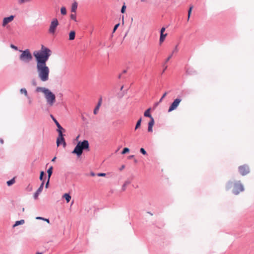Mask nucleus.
Masks as SVG:
<instances>
[{
  "label": "nucleus",
  "mask_w": 254,
  "mask_h": 254,
  "mask_svg": "<svg viewBox=\"0 0 254 254\" xmlns=\"http://www.w3.org/2000/svg\"><path fill=\"white\" fill-rule=\"evenodd\" d=\"M178 51H179V49H178V45H176L175 47V48H174V50L172 51L171 54H173V55L174 54L178 53Z\"/></svg>",
  "instance_id": "obj_32"
},
{
  "label": "nucleus",
  "mask_w": 254,
  "mask_h": 254,
  "mask_svg": "<svg viewBox=\"0 0 254 254\" xmlns=\"http://www.w3.org/2000/svg\"><path fill=\"white\" fill-rule=\"evenodd\" d=\"M140 151L143 155H146V151L145 150V149L143 148H141L140 149Z\"/></svg>",
  "instance_id": "obj_35"
},
{
  "label": "nucleus",
  "mask_w": 254,
  "mask_h": 254,
  "mask_svg": "<svg viewBox=\"0 0 254 254\" xmlns=\"http://www.w3.org/2000/svg\"><path fill=\"white\" fill-rule=\"evenodd\" d=\"M125 168V166L124 165H122L120 168V170H122L123 169H124Z\"/></svg>",
  "instance_id": "obj_47"
},
{
  "label": "nucleus",
  "mask_w": 254,
  "mask_h": 254,
  "mask_svg": "<svg viewBox=\"0 0 254 254\" xmlns=\"http://www.w3.org/2000/svg\"><path fill=\"white\" fill-rule=\"evenodd\" d=\"M53 173V167L51 166L47 170V173H48V179L50 180V177L52 174Z\"/></svg>",
  "instance_id": "obj_23"
},
{
  "label": "nucleus",
  "mask_w": 254,
  "mask_h": 254,
  "mask_svg": "<svg viewBox=\"0 0 254 254\" xmlns=\"http://www.w3.org/2000/svg\"><path fill=\"white\" fill-rule=\"evenodd\" d=\"M141 121H142V119H141V118H140L137 122L136 125L135 126V129H136L140 127L141 123Z\"/></svg>",
  "instance_id": "obj_27"
},
{
  "label": "nucleus",
  "mask_w": 254,
  "mask_h": 254,
  "mask_svg": "<svg viewBox=\"0 0 254 254\" xmlns=\"http://www.w3.org/2000/svg\"><path fill=\"white\" fill-rule=\"evenodd\" d=\"M70 18L75 21H76V17L75 14H71L70 15Z\"/></svg>",
  "instance_id": "obj_34"
},
{
  "label": "nucleus",
  "mask_w": 254,
  "mask_h": 254,
  "mask_svg": "<svg viewBox=\"0 0 254 254\" xmlns=\"http://www.w3.org/2000/svg\"><path fill=\"white\" fill-rule=\"evenodd\" d=\"M119 25H120V24H119V23H118V24H116V25L115 26V27H114V29H113V31L112 32H114L117 30V28L118 27V26H119Z\"/></svg>",
  "instance_id": "obj_41"
},
{
  "label": "nucleus",
  "mask_w": 254,
  "mask_h": 254,
  "mask_svg": "<svg viewBox=\"0 0 254 254\" xmlns=\"http://www.w3.org/2000/svg\"><path fill=\"white\" fill-rule=\"evenodd\" d=\"M14 18V16L12 15L8 17H4L3 19L2 26L3 27H5L8 23L11 22L13 20Z\"/></svg>",
  "instance_id": "obj_10"
},
{
  "label": "nucleus",
  "mask_w": 254,
  "mask_h": 254,
  "mask_svg": "<svg viewBox=\"0 0 254 254\" xmlns=\"http://www.w3.org/2000/svg\"><path fill=\"white\" fill-rule=\"evenodd\" d=\"M49 181H50V180H49V179H48V181L46 184V185H45V187L46 188H48V186H49Z\"/></svg>",
  "instance_id": "obj_44"
},
{
  "label": "nucleus",
  "mask_w": 254,
  "mask_h": 254,
  "mask_svg": "<svg viewBox=\"0 0 254 254\" xmlns=\"http://www.w3.org/2000/svg\"><path fill=\"white\" fill-rule=\"evenodd\" d=\"M36 219H38V220H44V221L47 222L48 223H49V222H50V221H49V220L48 219H46V218H43L42 217L38 216V217H37L36 218Z\"/></svg>",
  "instance_id": "obj_30"
},
{
  "label": "nucleus",
  "mask_w": 254,
  "mask_h": 254,
  "mask_svg": "<svg viewBox=\"0 0 254 254\" xmlns=\"http://www.w3.org/2000/svg\"><path fill=\"white\" fill-rule=\"evenodd\" d=\"M154 124V120L153 118H151V119H150V121L148 123V131L149 132H152L153 129L152 127Z\"/></svg>",
  "instance_id": "obj_14"
},
{
  "label": "nucleus",
  "mask_w": 254,
  "mask_h": 254,
  "mask_svg": "<svg viewBox=\"0 0 254 254\" xmlns=\"http://www.w3.org/2000/svg\"><path fill=\"white\" fill-rule=\"evenodd\" d=\"M124 85H122L120 88V92L118 94V97L119 98H122L125 94V92L123 91Z\"/></svg>",
  "instance_id": "obj_17"
},
{
  "label": "nucleus",
  "mask_w": 254,
  "mask_h": 254,
  "mask_svg": "<svg viewBox=\"0 0 254 254\" xmlns=\"http://www.w3.org/2000/svg\"><path fill=\"white\" fill-rule=\"evenodd\" d=\"M32 0H17L18 3L20 4L28 3L31 1Z\"/></svg>",
  "instance_id": "obj_26"
},
{
  "label": "nucleus",
  "mask_w": 254,
  "mask_h": 254,
  "mask_svg": "<svg viewBox=\"0 0 254 254\" xmlns=\"http://www.w3.org/2000/svg\"><path fill=\"white\" fill-rule=\"evenodd\" d=\"M134 161L135 163H136L137 162V160L134 159Z\"/></svg>",
  "instance_id": "obj_55"
},
{
  "label": "nucleus",
  "mask_w": 254,
  "mask_h": 254,
  "mask_svg": "<svg viewBox=\"0 0 254 254\" xmlns=\"http://www.w3.org/2000/svg\"><path fill=\"white\" fill-rule=\"evenodd\" d=\"M102 98L101 97L99 101H98V104H97L96 106L95 107L94 110V111H93V113L94 115H96L98 112V111L99 110V108L101 105V104H102Z\"/></svg>",
  "instance_id": "obj_13"
},
{
  "label": "nucleus",
  "mask_w": 254,
  "mask_h": 254,
  "mask_svg": "<svg viewBox=\"0 0 254 254\" xmlns=\"http://www.w3.org/2000/svg\"><path fill=\"white\" fill-rule=\"evenodd\" d=\"M21 54L19 56V60L25 63H28L32 60V56L28 49L24 51L19 50Z\"/></svg>",
  "instance_id": "obj_5"
},
{
  "label": "nucleus",
  "mask_w": 254,
  "mask_h": 254,
  "mask_svg": "<svg viewBox=\"0 0 254 254\" xmlns=\"http://www.w3.org/2000/svg\"><path fill=\"white\" fill-rule=\"evenodd\" d=\"M167 34H160V37L159 39L160 44H161L165 40L166 37L167 36Z\"/></svg>",
  "instance_id": "obj_20"
},
{
  "label": "nucleus",
  "mask_w": 254,
  "mask_h": 254,
  "mask_svg": "<svg viewBox=\"0 0 254 254\" xmlns=\"http://www.w3.org/2000/svg\"><path fill=\"white\" fill-rule=\"evenodd\" d=\"M167 92H165V93L163 94V95H162V97L161 98V99H160V101H159V102H161V101H162V100H163V99L166 97V96L167 95Z\"/></svg>",
  "instance_id": "obj_37"
},
{
  "label": "nucleus",
  "mask_w": 254,
  "mask_h": 254,
  "mask_svg": "<svg viewBox=\"0 0 254 254\" xmlns=\"http://www.w3.org/2000/svg\"><path fill=\"white\" fill-rule=\"evenodd\" d=\"M150 111H151L150 108H149L147 110H146L145 111V112L144 113V116L146 117H148L150 119H151V118H153V117H152L151 115L150 114Z\"/></svg>",
  "instance_id": "obj_18"
},
{
  "label": "nucleus",
  "mask_w": 254,
  "mask_h": 254,
  "mask_svg": "<svg viewBox=\"0 0 254 254\" xmlns=\"http://www.w3.org/2000/svg\"><path fill=\"white\" fill-rule=\"evenodd\" d=\"M131 183V180H129V179H127V180H126L125 183H124V184L123 185L122 187V190L123 191H125L126 189H127V187Z\"/></svg>",
  "instance_id": "obj_15"
},
{
  "label": "nucleus",
  "mask_w": 254,
  "mask_h": 254,
  "mask_svg": "<svg viewBox=\"0 0 254 254\" xmlns=\"http://www.w3.org/2000/svg\"><path fill=\"white\" fill-rule=\"evenodd\" d=\"M59 25V22L57 18H54L51 22L49 33L51 34H55L57 26Z\"/></svg>",
  "instance_id": "obj_6"
},
{
  "label": "nucleus",
  "mask_w": 254,
  "mask_h": 254,
  "mask_svg": "<svg viewBox=\"0 0 254 254\" xmlns=\"http://www.w3.org/2000/svg\"><path fill=\"white\" fill-rule=\"evenodd\" d=\"M27 190L28 191H31L32 190V187L31 185H29L27 187Z\"/></svg>",
  "instance_id": "obj_42"
},
{
  "label": "nucleus",
  "mask_w": 254,
  "mask_h": 254,
  "mask_svg": "<svg viewBox=\"0 0 254 254\" xmlns=\"http://www.w3.org/2000/svg\"><path fill=\"white\" fill-rule=\"evenodd\" d=\"M193 8V6H190V8H189V10L188 11V20H189L190 19V14H191V11H192V9Z\"/></svg>",
  "instance_id": "obj_29"
},
{
  "label": "nucleus",
  "mask_w": 254,
  "mask_h": 254,
  "mask_svg": "<svg viewBox=\"0 0 254 254\" xmlns=\"http://www.w3.org/2000/svg\"><path fill=\"white\" fill-rule=\"evenodd\" d=\"M56 157H54V158L52 159V162L55 161V160H56Z\"/></svg>",
  "instance_id": "obj_50"
},
{
  "label": "nucleus",
  "mask_w": 254,
  "mask_h": 254,
  "mask_svg": "<svg viewBox=\"0 0 254 254\" xmlns=\"http://www.w3.org/2000/svg\"><path fill=\"white\" fill-rule=\"evenodd\" d=\"M77 8V3L75 2L72 4L71 6V11L72 12H75L76 9Z\"/></svg>",
  "instance_id": "obj_24"
},
{
  "label": "nucleus",
  "mask_w": 254,
  "mask_h": 254,
  "mask_svg": "<svg viewBox=\"0 0 254 254\" xmlns=\"http://www.w3.org/2000/svg\"><path fill=\"white\" fill-rule=\"evenodd\" d=\"M141 1H145V0H141Z\"/></svg>",
  "instance_id": "obj_57"
},
{
  "label": "nucleus",
  "mask_w": 254,
  "mask_h": 254,
  "mask_svg": "<svg viewBox=\"0 0 254 254\" xmlns=\"http://www.w3.org/2000/svg\"><path fill=\"white\" fill-rule=\"evenodd\" d=\"M89 144L88 141L84 140L82 141H79L74 149L72 151V153L76 154L78 157L81 156L84 150H89Z\"/></svg>",
  "instance_id": "obj_3"
},
{
  "label": "nucleus",
  "mask_w": 254,
  "mask_h": 254,
  "mask_svg": "<svg viewBox=\"0 0 254 254\" xmlns=\"http://www.w3.org/2000/svg\"><path fill=\"white\" fill-rule=\"evenodd\" d=\"M133 157H134V155H130V156H129L128 157V158L129 159H131V158H133Z\"/></svg>",
  "instance_id": "obj_49"
},
{
  "label": "nucleus",
  "mask_w": 254,
  "mask_h": 254,
  "mask_svg": "<svg viewBox=\"0 0 254 254\" xmlns=\"http://www.w3.org/2000/svg\"><path fill=\"white\" fill-rule=\"evenodd\" d=\"M52 53V51L44 45L41 46L40 50L33 53L37 63L36 68L38 77L42 82L47 81L49 79L50 69L47 66L46 62Z\"/></svg>",
  "instance_id": "obj_1"
},
{
  "label": "nucleus",
  "mask_w": 254,
  "mask_h": 254,
  "mask_svg": "<svg viewBox=\"0 0 254 254\" xmlns=\"http://www.w3.org/2000/svg\"><path fill=\"white\" fill-rule=\"evenodd\" d=\"M90 175H91V176L94 177V176H95L96 175V174H95V173H94V172H91L90 173Z\"/></svg>",
  "instance_id": "obj_46"
},
{
  "label": "nucleus",
  "mask_w": 254,
  "mask_h": 254,
  "mask_svg": "<svg viewBox=\"0 0 254 254\" xmlns=\"http://www.w3.org/2000/svg\"><path fill=\"white\" fill-rule=\"evenodd\" d=\"M165 31V27H162L161 28V31H160V34L164 33Z\"/></svg>",
  "instance_id": "obj_43"
},
{
  "label": "nucleus",
  "mask_w": 254,
  "mask_h": 254,
  "mask_svg": "<svg viewBox=\"0 0 254 254\" xmlns=\"http://www.w3.org/2000/svg\"><path fill=\"white\" fill-rule=\"evenodd\" d=\"M97 175L99 177H104V176H106V174L105 173H98L97 174Z\"/></svg>",
  "instance_id": "obj_39"
},
{
  "label": "nucleus",
  "mask_w": 254,
  "mask_h": 254,
  "mask_svg": "<svg viewBox=\"0 0 254 254\" xmlns=\"http://www.w3.org/2000/svg\"><path fill=\"white\" fill-rule=\"evenodd\" d=\"M36 254H42V253H37Z\"/></svg>",
  "instance_id": "obj_56"
},
{
  "label": "nucleus",
  "mask_w": 254,
  "mask_h": 254,
  "mask_svg": "<svg viewBox=\"0 0 254 254\" xmlns=\"http://www.w3.org/2000/svg\"><path fill=\"white\" fill-rule=\"evenodd\" d=\"M127 72V70H124L122 72V73H126Z\"/></svg>",
  "instance_id": "obj_51"
},
{
  "label": "nucleus",
  "mask_w": 254,
  "mask_h": 254,
  "mask_svg": "<svg viewBox=\"0 0 254 254\" xmlns=\"http://www.w3.org/2000/svg\"><path fill=\"white\" fill-rule=\"evenodd\" d=\"M32 85H34V86L36 85V82L34 80H32Z\"/></svg>",
  "instance_id": "obj_45"
},
{
  "label": "nucleus",
  "mask_w": 254,
  "mask_h": 254,
  "mask_svg": "<svg viewBox=\"0 0 254 254\" xmlns=\"http://www.w3.org/2000/svg\"><path fill=\"white\" fill-rule=\"evenodd\" d=\"M182 100L179 98H176L174 100L173 102L170 105L169 109H168V112H171L175 110H176L178 106L179 105L180 103H181Z\"/></svg>",
  "instance_id": "obj_8"
},
{
  "label": "nucleus",
  "mask_w": 254,
  "mask_h": 254,
  "mask_svg": "<svg viewBox=\"0 0 254 254\" xmlns=\"http://www.w3.org/2000/svg\"><path fill=\"white\" fill-rule=\"evenodd\" d=\"M15 179H14V178H13L11 179V180L8 181L6 182V184L8 186H10L12 185H13L15 183Z\"/></svg>",
  "instance_id": "obj_25"
},
{
  "label": "nucleus",
  "mask_w": 254,
  "mask_h": 254,
  "mask_svg": "<svg viewBox=\"0 0 254 254\" xmlns=\"http://www.w3.org/2000/svg\"><path fill=\"white\" fill-rule=\"evenodd\" d=\"M20 93L21 94H24L25 96L27 97V99H30V97L28 95V92L27 90L25 88H22L20 89Z\"/></svg>",
  "instance_id": "obj_16"
},
{
  "label": "nucleus",
  "mask_w": 254,
  "mask_h": 254,
  "mask_svg": "<svg viewBox=\"0 0 254 254\" xmlns=\"http://www.w3.org/2000/svg\"><path fill=\"white\" fill-rule=\"evenodd\" d=\"M28 100L29 101V104H30L32 102L31 98H30V99H28Z\"/></svg>",
  "instance_id": "obj_48"
},
{
  "label": "nucleus",
  "mask_w": 254,
  "mask_h": 254,
  "mask_svg": "<svg viewBox=\"0 0 254 254\" xmlns=\"http://www.w3.org/2000/svg\"><path fill=\"white\" fill-rule=\"evenodd\" d=\"M172 56H173V54H171L169 55V56L167 58V59H166V62H168L170 60V59L172 58Z\"/></svg>",
  "instance_id": "obj_40"
},
{
  "label": "nucleus",
  "mask_w": 254,
  "mask_h": 254,
  "mask_svg": "<svg viewBox=\"0 0 254 254\" xmlns=\"http://www.w3.org/2000/svg\"><path fill=\"white\" fill-rule=\"evenodd\" d=\"M63 131L58 132L59 135L57 139V145L58 146L62 144L64 148L65 147L66 144L64 137V135L63 133Z\"/></svg>",
  "instance_id": "obj_7"
},
{
  "label": "nucleus",
  "mask_w": 254,
  "mask_h": 254,
  "mask_svg": "<svg viewBox=\"0 0 254 254\" xmlns=\"http://www.w3.org/2000/svg\"><path fill=\"white\" fill-rule=\"evenodd\" d=\"M226 187L228 190L233 187L232 191L235 194H238L240 192H242L244 190V187L240 181L236 182L235 183L229 182L227 184Z\"/></svg>",
  "instance_id": "obj_4"
},
{
  "label": "nucleus",
  "mask_w": 254,
  "mask_h": 254,
  "mask_svg": "<svg viewBox=\"0 0 254 254\" xmlns=\"http://www.w3.org/2000/svg\"><path fill=\"white\" fill-rule=\"evenodd\" d=\"M10 47H11L12 49H14V50H16V51L18 50V48H17V47H16V46H15V45H13V44H11V45H10Z\"/></svg>",
  "instance_id": "obj_38"
},
{
  "label": "nucleus",
  "mask_w": 254,
  "mask_h": 254,
  "mask_svg": "<svg viewBox=\"0 0 254 254\" xmlns=\"http://www.w3.org/2000/svg\"><path fill=\"white\" fill-rule=\"evenodd\" d=\"M122 74H120L118 76V78H120L121 77Z\"/></svg>",
  "instance_id": "obj_54"
},
{
  "label": "nucleus",
  "mask_w": 254,
  "mask_h": 254,
  "mask_svg": "<svg viewBox=\"0 0 254 254\" xmlns=\"http://www.w3.org/2000/svg\"><path fill=\"white\" fill-rule=\"evenodd\" d=\"M166 68H167V66H165V68H164V69H163V72H164L165 71V70L166 69Z\"/></svg>",
  "instance_id": "obj_53"
},
{
  "label": "nucleus",
  "mask_w": 254,
  "mask_h": 254,
  "mask_svg": "<svg viewBox=\"0 0 254 254\" xmlns=\"http://www.w3.org/2000/svg\"><path fill=\"white\" fill-rule=\"evenodd\" d=\"M44 185V181H43V182L41 183V185L40 186V187H39L38 190H36V191L34 194V198L35 199H36L38 198L39 194L42 192L43 189Z\"/></svg>",
  "instance_id": "obj_12"
},
{
  "label": "nucleus",
  "mask_w": 254,
  "mask_h": 254,
  "mask_svg": "<svg viewBox=\"0 0 254 254\" xmlns=\"http://www.w3.org/2000/svg\"><path fill=\"white\" fill-rule=\"evenodd\" d=\"M44 171H41L40 172V177H39V179L40 181H42V182L44 181L43 180V177H44Z\"/></svg>",
  "instance_id": "obj_31"
},
{
  "label": "nucleus",
  "mask_w": 254,
  "mask_h": 254,
  "mask_svg": "<svg viewBox=\"0 0 254 254\" xmlns=\"http://www.w3.org/2000/svg\"><path fill=\"white\" fill-rule=\"evenodd\" d=\"M129 151V149L128 148H125L122 151V154H124L125 153H127Z\"/></svg>",
  "instance_id": "obj_33"
},
{
  "label": "nucleus",
  "mask_w": 254,
  "mask_h": 254,
  "mask_svg": "<svg viewBox=\"0 0 254 254\" xmlns=\"http://www.w3.org/2000/svg\"><path fill=\"white\" fill-rule=\"evenodd\" d=\"M51 118L52 119L53 121L55 122V124L56 125L58 129L57 131L60 132V131H65V129L60 125V124L59 123V122L57 121V120L55 118V117L52 115H50Z\"/></svg>",
  "instance_id": "obj_11"
},
{
  "label": "nucleus",
  "mask_w": 254,
  "mask_h": 254,
  "mask_svg": "<svg viewBox=\"0 0 254 254\" xmlns=\"http://www.w3.org/2000/svg\"><path fill=\"white\" fill-rule=\"evenodd\" d=\"M61 14L63 15H65L66 14V9L65 7H62L61 9Z\"/></svg>",
  "instance_id": "obj_28"
},
{
  "label": "nucleus",
  "mask_w": 254,
  "mask_h": 254,
  "mask_svg": "<svg viewBox=\"0 0 254 254\" xmlns=\"http://www.w3.org/2000/svg\"><path fill=\"white\" fill-rule=\"evenodd\" d=\"M25 221L23 219H21L19 221H17L15 222L14 224L13 225V227H15L19 225H22L24 223Z\"/></svg>",
  "instance_id": "obj_21"
},
{
  "label": "nucleus",
  "mask_w": 254,
  "mask_h": 254,
  "mask_svg": "<svg viewBox=\"0 0 254 254\" xmlns=\"http://www.w3.org/2000/svg\"><path fill=\"white\" fill-rule=\"evenodd\" d=\"M75 32L74 31H71L69 33V40H73L75 39Z\"/></svg>",
  "instance_id": "obj_19"
},
{
  "label": "nucleus",
  "mask_w": 254,
  "mask_h": 254,
  "mask_svg": "<svg viewBox=\"0 0 254 254\" xmlns=\"http://www.w3.org/2000/svg\"><path fill=\"white\" fill-rule=\"evenodd\" d=\"M126 8V6L124 4L123 5V6H122V7L121 12L123 13H124L125 11Z\"/></svg>",
  "instance_id": "obj_36"
},
{
  "label": "nucleus",
  "mask_w": 254,
  "mask_h": 254,
  "mask_svg": "<svg viewBox=\"0 0 254 254\" xmlns=\"http://www.w3.org/2000/svg\"><path fill=\"white\" fill-rule=\"evenodd\" d=\"M0 142H1V143H3V140L2 139L0 138Z\"/></svg>",
  "instance_id": "obj_52"
},
{
  "label": "nucleus",
  "mask_w": 254,
  "mask_h": 254,
  "mask_svg": "<svg viewBox=\"0 0 254 254\" xmlns=\"http://www.w3.org/2000/svg\"><path fill=\"white\" fill-rule=\"evenodd\" d=\"M63 197L65 198L67 203L69 202L71 199V196L68 193L64 194Z\"/></svg>",
  "instance_id": "obj_22"
},
{
  "label": "nucleus",
  "mask_w": 254,
  "mask_h": 254,
  "mask_svg": "<svg viewBox=\"0 0 254 254\" xmlns=\"http://www.w3.org/2000/svg\"><path fill=\"white\" fill-rule=\"evenodd\" d=\"M36 92L43 93L47 104L50 107L53 106L56 102L55 95L49 89L45 87H37Z\"/></svg>",
  "instance_id": "obj_2"
},
{
  "label": "nucleus",
  "mask_w": 254,
  "mask_h": 254,
  "mask_svg": "<svg viewBox=\"0 0 254 254\" xmlns=\"http://www.w3.org/2000/svg\"><path fill=\"white\" fill-rule=\"evenodd\" d=\"M239 171L241 175L242 176H245L249 173L250 168L247 165H243L239 166Z\"/></svg>",
  "instance_id": "obj_9"
}]
</instances>
